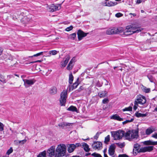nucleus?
I'll use <instances>...</instances> for the list:
<instances>
[{"label":"nucleus","instance_id":"nucleus-18","mask_svg":"<svg viewBox=\"0 0 157 157\" xmlns=\"http://www.w3.org/2000/svg\"><path fill=\"white\" fill-rule=\"evenodd\" d=\"M75 148V146L74 144H71L68 148L67 150L69 153L73 152Z\"/></svg>","mask_w":157,"mask_h":157},{"label":"nucleus","instance_id":"nucleus-53","mask_svg":"<svg viewBox=\"0 0 157 157\" xmlns=\"http://www.w3.org/2000/svg\"><path fill=\"white\" fill-rule=\"evenodd\" d=\"M117 157H129V156L126 154H120Z\"/></svg>","mask_w":157,"mask_h":157},{"label":"nucleus","instance_id":"nucleus-23","mask_svg":"<svg viewBox=\"0 0 157 157\" xmlns=\"http://www.w3.org/2000/svg\"><path fill=\"white\" fill-rule=\"evenodd\" d=\"M107 92L105 91H102L101 92H100L98 93V95L100 98H104L107 94Z\"/></svg>","mask_w":157,"mask_h":157},{"label":"nucleus","instance_id":"nucleus-42","mask_svg":"<svg viewBox=\"0 0 157 157\" xmlns=\"http://www.w3.org/2000/svg\"><path fill=\"white\" fill-rule=\"evenodd\" d=\"M134 119L133 118H131L130 120H126L125 121L123 122L122 123L123 124H125L131 122H132L134 121Z\"/></svg>","mask_w":157,"mask_h":157},{"label":"nucleus","instance_id":"nucleus-28","mask_svg":"<svg viewBox=\"0 0 157 157\" xmlns=\"http://www.w3.org/2000/svg\"><path fill=\"white\" fill-rule=\"evenodd\" d=\"M73 76L72 74V73H71L69 75V83L70 84H72V82L73 80Z\"/></svg>","mask_w":157,"mask_h":157},{"label":"nucleus","instance_id":"nucleus-58","mask_svg":"<svg viewBox=\"0 0 157 157\" xmlns=\"http://www.w3.org/2000/svg\"><path fill=\"white\" fill-rule=\"evenodd\" d=\"M40 58H41L42 59H40V62H43L45 60V57H43V56H42Z\"/></svg>","mask_w":157,"mask_h":157},{"label":"nucleus","instance_id":"nucleus-43","mask_svg":"<svg viewBox=\"0 0 157 157\" xmlns=\"http://www.w3.org/2000/svg\"><path fill=\"white\" fill-rule=\"evenodd\" d=\"M73 67V65L69 64V63L68 64V65L67 67V68L68 70H71L72 69Z\"/></svg>","mask_w":157,"mask_h":157},{"label":"nucleus","instance_id":"nucleus-1","mask_svg":"<svg viewBox=\"0 0 157 157\" xmlns=\"http://www.w3.org/2000/svg\"><path fill=\"white\" fill-rule=\"evenodd\" d=\"M143 29L138 25L132 24L126 27V30L124 31V33L126 35H129L134 33H139Z\"/></svg>","mask_w":157,"mask_h":157},{"label":"nucleus","instance_id":"nucleus-50","mask_svg":"<svg viewBox=\"0 0 157 157\" xmlns=\"http://www.w3.org/2000/svg\"><path fill=\"white\" fill-rule=\"evenodd\" d=\"M109 102V100L108 98H104L102 102L103 104H106L108 103V102Z\"/></svg>","mask_w":157,"mask_h":157},{"label":"nucleus","instance_id":"nucleus-48","mask_svg":"<svg viewBox=\"0 0 157 157\" xmlns=\"http://www.w3.org/2000/svg\"><path fill=\"white\" fill-rule=\"evenodd\" d=\"M148 78L151 82H153V77L151 75H149L147 76Z\"/></svg>","mask_w":157,"mask_h":157},{"label":"nucleus","instance_id":"nucleus-40","mask_svg":"<svg viewBox=\"0 0 157 157\" xmlns=\"http://www.w3.org/2000/svg\"><path fill=\"white\" fill-rule=\"evenodd\" d=\"M67 62L66 61H65L64 60L62 61L61 62V64L62 66V67H65L67 65Z\"/></svg>","mask_w":157,"mask_h":157},{"label":"nucleus","instance_id":"nucleus-8","mask_svg":"<svg viewBox=\"0 0 157 157\" xmlns=\"http://www.w3.org/2000/svg\"><path fill=\"white\" fill-rule=\"evenodd\" d=\"M88 33H85L81 29H79L77 32L78 37V40H82L83 38L86 36Z\"/></svg>","mask_w":157,"mask_h":157},{"label":"nucleus","instance_id":"nucleus-31","mask_svg":"<svg viewBox=\"0 0 157 157\" xmlns=\"http://www.w3.org/2000/svg\"><path fill=\"white\" fill-rule=\"evenodd\" d=\"M142 88V90L145 93H149L150 92V89L149 88H147L146 87L143 86Z\"/></svg>","mask_w":157,"mask_h":157},{"label":"nucleus","instance_id":"nucleus-36","mask_svg":"<svg viewBox=\"0 0 157 157\" xmlns=\"http://www.w3.org/2000/svg\"><path fill=\"white\" fill-rule=\"evenodd\" d=\"M132 107L130 106L128 107H126L124 109H122L123 111H132Z\"/></svg>","mask_w":157,"mask_h":157},{"label":"nucleus","instance_id":"nucleus-52","mask_svg":"<svg viewBox=\"0 0 157 157\" xmlns=\"http://www.w3.org/2000/svg\"><path fill=\"white\" fill-rule=\"evenodd\" d=\"M123 14L121 13H118L115 14V16L117 17H119L122 16Z\"/></svg>","mask_w":157,"mask_h":157},{"label":"nucleus","instance_id":"nucleus-33","mask_svg":"<svg viewBox=\"0 0 157 157\" xmlns=\"http://www.w3.org/2000/svg\"><path fill=\"white\" fill-rule=\"evenodd\" d=\"M0 81L4 83H5L6 82L4 76L2 75H0Z\"/></svg>","mask_w":157,"mask_h":157},{"label":"nucleus","instance_id":"nucleus-20","mask_svg":"<svg viewBox=\"0 0 157 157\" xmlns=\"http://www.w3.org/2000/svg\"><path fill=\"white\" fill-rule=\"evenodd\" d=\"M106 4V6H114L117 4V3L116 2H113L112 1H109L108 2H105Z\"/></svg>","mask_w":157,"mask_h":157},{"label":"nucleus","instance_id":"nucleus-27","mask_svg":"<svg viewBox=\"0 0 157 157\" xmlns=\"http://www.w3.org/2000/svg\"><path fill=\"white\" fill-rule=\"evenodd\" d=\"M145 147L146 152H151L154 149V147L153 146H148Z\"/></svg>","mask_w":157,"mask_h":157},{"label":"nucleus","instance_id":"nucleus-56","mask_svg":"<svg viewBox=\"0 0 157 157\" xmlns=\"http://www.w3.org/2000/svg\"><path fill=\"white\" fill-rule=\"evenodd\" d=\"M152 137L155 139H157V133L155 132L152 136Z\"/></svg>","mask_w":157,"mask_h":157},{"label":"nucleus","instance_id":"nucleus-2","mask_svg":"<svg viewBox=\"0 0 157 157\" xmlns=\"http://www.w3.org/2000/svg\"><path fill=\"white\" fill-rule=\"evenodd\" d=\"M57 157L63 156L66 152V147L64 144L58 145L56 149Z\"/></svg>","mask_w":157,"mask_h":157},{"label":"nucleus","instance_id":"nucleus-34","mask_svg":"<svg viewBox=\"0 0 157 157\" xmlns=\"http://www.w3.org/2000/svg\"><path fill=\"white\" fill-rule=\"evenodd\" d=\"M58 126L62 128V129H63L65 127H66L65 122H62L59 123L58 124Z\"/></svg>","mask_w":157,"mask_h":157},{"label":"nucleus","instance_id":"nucleus-25","mask_svg":"<svg viewBox=\"0 0 157 157\" xmlns=\"http://www.w3.org/2000/svg\"><path fill=\"white\" fill-rule=\"evenodd\" d=\"M154 131V130H152L151 128L150 127L146 130L145 133L146 135H149Z\"/></svg>","mask_w":157,"mask_h":157},{"label":"nucleus","instance_id":"nucleus-26","mask_svg":"<svg viewBox=\"0 0 157 157\" xmlns=\"http://www.w3.org/2000/svg\"><path fill=\"white\" fill-rule=\"evenodd\" d=\"M47 52L46 51L41 52H40V58L43 56V57H46L47 56H49L47 53Z\"/></svg>","mask_w":157,"mask_h":157},{"label":"nucleus","instance_id":"nucleus-17","mask_svg":"<svg viewBox=\"0 0 157 157\" xmlns=\"http://www.w3.org/2000/svg\"><path fill=\"white\" fill-rule=\"evenodd\" d=\"M57 92V89L55 86H53L50 88L49 90V93L52 95L56 94Z\"/></svg>","mask_w":157,"mask_h":157},{"label":"nucleus","instance_id":"nucleus-41","mask_svg":"<svg viewBox=\"0 0 157 157\" xmlns=\"http://www.w3.org/2000/svg\"><path fill=\"white\" fill-rule=\"evenodd\" d=\"M40 3L42 5L48 6L47 2L45 0H40Z\"/></svg>","mask_w":157,"mask_h":157},{"label":"nucleus","instance_id":"nucleus-38","mask_svg":"<svg viewBox=\"0 0 157 157\" xmlns=\"http://www.w3.org/2000/svg\"><path fill=\"white\" fill-rule=\"evenodd\" d=\"M91 155L94 157H102L101 155L99 154L94 152L91 154Z\"/></svg>","mask_w":157,"mask_h":157},{"label":"nucleus","instance_id":"nucleus-59","mask_svg":"<svg viewBox=\"0 0 157 157\" xmlns=\"http://www.w3.org/2000/svg\"><path fill=\"white\" fill-rule=\"evenodd\" d=\"M14 78V76L12 75H9L7 76V78L8 79H10L11 78Z\"/></svg>","mask_w":157,"mask_h":157},{"label":"nucleus","instance_id":"nucleus-5","mask_svg":"<svg viewBox=\"0 0 157 157\" xmlns=\"http://www.w3.org/2000/svg\"><path fill=\"white\" fill-rule=\"evenodd\" d=\"M67 91L63 90L60 94L59 99L60 104L61 106H65L66 100L67 98Z\"/></svg>","mask_w":157,"mask_h":157},{"label":"nucleus","instance_id":"nucleus-13","mask_svg":"<svg viewBox=\"0 0 157 157\" xmlns=\"http://www.w3.org/2000/svg\"><path fill=\"white\" fill-rule=\"evenodd\" d=\"M78 80L79 78H78L76 81L74 83H73L72 85L71 86L70 85L69 86V91H70L71 90H73L77 87L79 84V83H78Z\"/></svg>","mask_w":157,"mask_h":157},{"label":"nucleus","instance_id":"nucleus-19","mask_svg":"<svg viewBox=\"0 0 157 157\" xmlns=\"http://www.w3.org/2000/svg\"><path fill=\"white\" fill-rule=\"evenodd\" d=\"M111 118L120 121H123L124 120L123 118H121L118 115L116 114L113 115L112 117Z\"/></svg>","mask_w":157,"mask_h":157},{"label":"nucleus","instance_id":"nucleus-29","mask_svg":"<svg viewBox=\"0 0 157 157\" xmlns=\"http://www.w3.org/2000/svg\"><path fill=\"white\" fill-rule=\"evenodd\" d=\"M58 52L59 51H57L56 50H54L49 51L48 54L49 56H50L51 54L53 55H55L57 54V52Z\"/></svg>","mask_w":157,"mask_h":157},{"label":"nucleus","instance_id":"nucleus-35","mask_svg":"<svg viewBox=\"0 0 157 157\" xmlns=\"http://www.w3.org/2000/svg\"><path fill=\"white\" fill-rule=\"evenodd\" d=\"M146 152V147H144L140 148L139 151H138V153L143 152L144 153Z\"/></svg>","mask_w":157,"mask_h":157},{"label":"nucleus","instance_id":"nucleus-64","mask_svg":"<svg viewBox=\"0 0 157 157\" xmlns=\"http://www.w3.org/2000/svg\"><path fill=\"white\" fill-rule=\"evenodd\" d=\"M157 145V141H153V145Z\"/></svg>","mask_w":157,"mask_h":157},{"label":"nucleus","instance_id":"nucleus-45","mask_svg":"<svg viewBox=\"0 0 157 157\" xmlns=\"http://www.w3.org/2000/svg\"><path fill=\"white\" fill-rule=\"evenodd\" d=\"M101 132H98L96 133L95 135V136H94V139H95L96 140H97L98 138L99 135L100 134H101Z\"/></svg>","mask_w":157,"mask_h":157},{"label":"nucleus","instance_id":"nucleus-10","mask_svg":"<svg viewBox=\"0 0 157 157\" xmlns=\"http://www.w3.org/2000/svg\"><path fill=\"white\" fill-rule=\"evenodd\" d=\"M116 148L115 144H112L110 146L108 150V153L110 155L112 156L114 154Z\"/></svg>","mask_w":157,"mask_h":157},{"label":"nucleus","instance_id":"nucleus-51","mask_svg":"<svg viewBox=\"0 0 157 157\" xmlns=\"http://www.w3.org/2000/svg\"><path fill=\"white\" fill-rule=\"evenodd\" d=\"M73 28V26L72 25L70 26L69 27H67L65 29V30L67 31H69L72 29Z\"/></svg>","mask_w":157,"mask_h":157},{"label":"nucleus","instance_id":"nucleus-55","mask_svg":"<svg viewBox=\"0 0 157 157\" xmlns=\"http://www.w3.org/2000/svg\"><path fill=\"white\" fill-rule=\"evenodd\" d=\"M75 57H73L69 62V64H71L72 65L73 63L75 62Z\"/></svg>","mask_w":157,"mask_h":157},{"label":"nucleus","instance_id":"nucleus-62","mask_svg":"<svg viewBox=\"0 0 157 157\" xmlns=\"http://www.w3.org/2000/svg\"><path fill=\"white\" fill-rule=\"evenodd\" d=\"M71 123H67L65 122V125L66 127V126H70Z\"/></svg>","mask_w":157,"mask_h":157},{"label":"nucleus","instance_id":"nucleus-39","mask_svg":"<svg viewBox=\"0 0 157 157\" xmlns=\"http://www.w3.org/2000/svg\"><path fill=\"white\" fill-rule=\"evenodd\" d=\"M70 59V57L69 55H67L65 56L63 58V59L65 61L68 63L69 60Z\"/></svg>","mask_w":157,"mask_h":157},{"label":"nucleus","instance_id":"nucleus-14","mask_svg":"<svg viewBox=\"0 0 157 157\" xmlns=\"http://www.w3.org/2000/svg\"><path fill=\"white\" fill-rule=\"evenodd\" d=\"M131 139H133L134 138L137 139L138 137V131L137 130H135L133 132V130H132L131 131Z\"/></svg>","mask_w":157,"mask_h":157},{"label":"nucleus","instance_id":"nucleus-49","mask_svg":"<svg viewBox=\"0 0 157 157\" xmlns=\"http://www.w3.org/2000/svg\"><path fill=\"white\" fill-rule=\"evenodd\" d=\"M4 125L0 122V131H2L4 130Z\"/></svg>","mask_w":157,"mask_h":157},{"label":"nucleus","instance_id":"nucleus-9","mask_svg":"<svg viewBox=\"0 0 157 157\" xmlns=\"http://www.w3.org/2000/svg\"><path fill=\"white\" fill-rule=\"evenodd\" d=\"M46 7H47V10L51 12H53L59 10L58 5H51L48 6H47Z\"/></svg>","mask_w":157,"mask_h":157},{"label":"nucleus","instance_id":"nucleus-21","mask_svg":"<svg viewBox=\"0 0 157 157\" xmlns=\"http://www.w3.org/2000/svg\"><path fill=\"white\" fill-rule=\"evenodd\" d=\"M67 110L72 112H76L77 113H78V110L77 108L72 105L70 106L68 108Z\"/></svg>","mask_w":157,"mask_h":157},{"label":"nucleus","instance_id":"nucleus-11","mask_svg":"<svg viewBox=\"0 0 157 157\" xmlns=\"http://www.w3.org/2000/svg\"><path fill=\"white\" fill-rule=\"evenodd\" d=\"M102 143L101 142L94 141L92 145V146L94 149H98L101 147H102Z\"/></svg>","mask_w":157,"mask_h":157},{"label":"nucleus","instance_id":"nucleus-37","mask_svg":"<svg viewBox=\"0 0 157 157\" xmlns=\"http://www.w3.org/2000/svg\"><path fill=\"white\" fill-rule=\"evenodd\" d=\"M115 144H116L121 148L123 147L125 145V144L124 142L123 143H116Z\"/></svg>","mask_w":157,"mask_h":157},{"label":"nucleus","instance_id":"nucleus-16","mask_svg":"<svg viewBox=\"0 0 157 157\" xmlns=\"http://www.w3.org/2000/svg\"><path fill=\"white\" fill-rule=\"evenodd\" d=\"M147 115V113H139L138 112H136L134 115L137 117H146Z\"/></svg>","mask_w":157,"mask_h":157},{"label":"nucleus","instance_id":"nucleus-30","mask_svg":"<svg viewBox=\"0 0 157 157\" xmlns=\"http://www.w3.org/2000/svg\"><path fill=\"white\" fill-rule=\"evenodd\" d=\"M76 36V33H74L70 34L69 36V38L73 40H74Z\"/></svg>","mask_w":157,"mask_h":157},{"label":"nucleus","instance_id":"nucleus-24","mask_svg":"<svg viewBox=\"0 0 157 157\" xmlns=\"http://www.w3.org/2000/svg\"><path fill=\"white\" fill-rule=\"evenodd\" d=\"M143 143L145 145H153V141L151 140L145 141L143 142Z\"/></svg>","mask_w":157,"mask_h":157},{"label":"nucleus","instance_id":"nucleus-60","mask_svg":"<svg viewBox=\"0 0 157 157\" xmlns=\"http://www.w3.org/2000/svg\"><path fill=\"white\" fill-rule=\"evenodd\" d=\"M140 145L138 144H135L134 145V148H137L138 147H139Z\"/></svg>","mask_w":157,"mask_h":157},{"label":"nucleus","instance_id":"nucleus-32","mask_svg":"<svg viewBox=\"0 0 157 157\" xmlns=\"http://www.w3.org/2000/svg\"><path fill=\"white\" fill-rule=\"evenodd\" d=\"M110 136L109 135H108L105 138L104 143L106 144H108V142L110 141Z\"/></svg>","mask_w":157,"mask_h":157},{"label":"nucleus","instance_id":"nucleus-44","mask_svg":"<svg viewBox=\"0 0 157 157\" xmlns=\"http://www.w3.org/2000/svg\"><path fill=\"white\" fill-rule=\"evenodd\" d=\"M84 89V87L82 86H81L80 87L79 89L75 91L76 93L80 92L81 91Z\"/></svg>","mask_w":157,"mask_h":157},{"label":"nucleus","instance_id":"nucleus-54","mask_svg":"<svg viewBox=\"0 0 157 157\" xmlns=\"http://www.w3.org/2000/svg\"><path fill=\"white\" fill-rule=\"evenodd\" d=\"M26 141V140L25 139H24L23 140H19V143L22 144H25Z\"/></svg>","mask_w":157,"mask_h":157},{"label":"nucleus","instance_id":"nucleus-3","mask_svg":"<svg viewBox=\"0 0 157 157\" xmlns=\"http://www.w3.org/2000/svg\"><path fill=\"white\" fill-rule=\"evenodd\" d=\"M123 31V28L122 27L114 28L112 29H109L107 30L106 33L108 35L118 34L121 33Z\"/></svg>","mask_w":157,"mask_h":157},{"label":"nucleus","instance_id":"nucleus-57","mask_svg":"<svg viewBox=\"0 0 157 157\" xmlns=\"http://www.w3.org/2000/svg\"><path fill=\"white\" fill-rule=\"evenodd\" d=\"M75 148L76 147H79L82 146L81 144L80 143H76L75 144Z\"/></svg>","mask_w":157,"mask_h":157},{"label":"nucleus","instance_id":"nucleus-6","mask_svg":"<svg viewBox=\"0 0 157 157\" xmlns=\"http://www.w3.org/2000/svg\"><path fill=\"white\" fill-rule=\"evenodd\" d=\"M135 100L138 101V103H139V104H141L142 105H143L146 102V97L140 94L137 95Z\"/></svg>","mask_w":157,"mask_h":157},{"label":"nucleus","instance_id":"nucleus-61","mask_svg":"<svg viewBox=\"0 0 157 157\" xmlns=\"http://www.w3.org/2000/svg\"><path fill=\"white\" fill-rule=\"evenodd\" d=\"M138 104H139V103H138V101H137L136 100H135V101H134V105H136V107H137L138 106Z\"/></svg>","mask_w":157,"mask_h":157},{"label":"nucleus","instance_id":"nucleus-7","mask_svg":"<svg viewBox=\"0 0 157 157\" xmlns=\"http://www.w3.org/2000/svg\"><path fill=\"white\" fill-rule=\"evenodd\" d=\"M55 147L52 146L47 150L48 155L51 157H56L57 154L55 152Z\"/></svg>","mask_w":157,"mask_h":157},{"label":"nucleus","instance_id":"nucleus-4","mask_svg":"<svg viewBox=\"0 0 157 157\" xmlns=\"http://www.w3.org/2000/svg\"><path fill=\"white\" fill-rule=\"evenodd\" d=\"M111 135L114 138L116 137H117V139H121L124 136L125 132L123 130H118L116 131L111 132Z\"/></svg>","mask_w":157,"mask_h":157},{"label":"nucleus","instance_id":"nucleus-12","mask_svg":"<svg viewBox=\"0 0 157 157\" xmlns=\"http://www.w3.org/2000/svg\"><path fill=\"white\" fill-rule=\"evenodd\" d=\"M23 81L24 82V85L26 87H27L28 86H31L33 85L35 82L33 80H28L27 79H24Z\"/></svg>","mask_w":157,"mask_h":157},{"label":"nucleus","instance_id":"nucleus-63","mask_svg":"<svg viewBox=\"0 0 157 157\" xmlns=\"http://www.w3.org/2000/svg\"><path fill=\"white\" fill-rule=\"evenodd\" d=\"M40 73L42 74L43 75H44V74L46 73V72H44V71H42V70H40Z\"/></svg>","mask_w":157,"mask_h":157},{"label":"nucleus","instance_id":"nucleus-46","mask_svg":"<svg viewBox=\"0 0 157 157\" xmlns=\"http://www.w3.org/2000/svg\"><path fill=\"white\" fill-rule=\"evenodd\" d=\"M13 149L12 147H10V148L7 150L6 152V154L9 155L13 151Z\"/></svg>","mask_w":157,"mask_h":157},{"label":"nucleus","instance_id":"nucleus-47","mask_svg":"<svg viewBox=\"0 0 157 157\" xmlns=\"http://www.w3.org/2000/svg\"><path fill=\"white\" fill-rule=\"evenodd\" d=\"M46 152L45 151H44L40 154V157H46Z\"/></svg>","mask_w":157,"mask_h":157},{"label":"nucleus","instance_id":"nucleus-15","mask_svg":"<svg viewBox=\"0 0 157 157\" xmlns=\"http://www.w3.org/2000/svg\"><path fill=\"white\" fill-rule=\"evenodd\" d=\"M82 146L83 147V149L86 152L90 151V149L89 148V145L86 143L83 142L82 143Z\"/></svg>","mask_w":157,"mask_h":157},{"label":"nucleus","instance_id":"nucleus-22","mask_svg":"<svg viewBox=\"0 0 157 157\" xmlns=\"http://www.w3.org/2000/svg\"><path fill=\"white\" fill-rule=\"evenodd\" d=\"M131 131L129 130L126 133L125 132L124 136L126 139L129 140L131 139L130 138V134H131Z\"/></svg>","mask_w":157,"mask_h":157}]
</instances>
